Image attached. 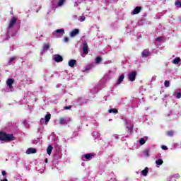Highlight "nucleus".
I'll return each instance as SVG.
<instances>
[{"label": "nucleus", "instance_id": "1", "mask_svg": "<svg viewBox=\"0 0 181 181\" xmlns=\"http://www.w3.org/2000/svg\"><path fill=\"white\" fill-rule=\"evenodd\" d=\"M0 141L11 142V141H15V136L12 134H6L4 132H0Z\"/></svg>", "mask_w": 181, "mask_h": 181}, {"label": "nucleus", "instance_id": "2", "mask_svg": "<svg viewBox=\"0 0 181 181\" xmlns=\"http://www.w3.org/2000/svg\"><path fill=\"white\" fill-rule=\"evenodd\" d=\"M18 21V18L13 16L9 22L8 24V29H12V28H13V26H15V25H16V22Z\"/></svg>", "mask_w": 181, "mask_h": 181}, {"label": "nucleus", "instance_id": "3", "mask_svg": "<svg viewBox=\"0 0 181 181\" xmlns=\"http://www.w3.org/2000/svg\"><path fill=\"white\" fill-rule=\"evenodd\" d=\"M135 78H136V71H134L129 74V80L130 81H135Z\"/></svg>", "mask_w": 181, "mask_h": 181}, {"label": "nucleus", "instance_id": "4", "mask_svg": "<svg viewBox=\"0 0 181 181\" xmlns=\"http://www.w3.org/2000/svg\"><path fill=\"white\" fill-rule=\"evenodd\" d=\"M95 155L93 153L84 154L82 158H85L87 160H91L94 158Z\"/></svg>", "mask_w": 181, "mask_h": 181}, {"label": "nucleus", "instance_id": "5", "mask_svg": "<svg viewBox=\"0 0 181 181\" xmlns=\"http://www.w3.org/2000/svg\"><path fill=\"white\" fill-rule=\"evenodd\" d=\"M83 52L84 54H88V45H87V41L83 42Z\"/></svg>", "mask_w": 181, "mask_h": 181}, {"label": "nucleus", "instance_id": "6", "mask_svg": "<svg viewBox=\"0 0 181 181\" xmlns=\"http://www.w3.org/2000/svg\"><path fill=\"white\" fill-rule=\"evenodd\" d=\"M15 83V79L13 78H8L6 81V84L8 87V88H13V86H12V84H13Z\"/></svg>", "mask_w": 181, "mask_h": 181}, {"label": "nucleus", "instance_id": "7", "mask_svg": "<svg viewBox=\"0 0 181 181\" xmlns=\"http://www.w3.org/2000/svg\"><path fill=\"white\" fill-rule=\"evenodd\" d=\"M80 33V30L75 28L72 32L70 33L71 37H74V36H77Z\"/></svg>", "mask_w": 181, "mask_h": 181}, {"label": "nucleus", "instance_id": "8", "mask_svg": "<svg viewBox=\"0 0 181 181\" xmlns=\"http://www.w3.org/2000/svg\"><path fill=\"white\" fill-rule=\"evenodd\" d=\"M150 54H151V52H149V49H145L141 52L142 57H148V56H150Z\"/></svg>", "mask_w": 181, "mask_h": 181}, {"label": "nucleus", "instance_id": "9", "mask_svg": "<svg viewBox=\"0 0 181 181\" xmlns=\"http://www.w3.org/2000/svg\"><path fill=\"white\" fill-rule=\"evenodd\" d=\"M54 60V62H57V63H60V62H63V57L59 54L55 55Z\"/></svg>", "mask_w": 181, "mask_h": 181}, {"label": "nucleus", "instance_id": "10", "mask_svg": "<svg viewBox=\"0 0 181 181\" xmlns=\"http://www.w3.org/2000/svg\"><path fill=\"white\" fill-rule=\"evenodd\" d=\"M36 152H37V150H36V148H29L26 151L25 153H27V155H30V153H36Z\"/></svg>", "mask_w": 181, "mask_h": 181}, {"label": "nucleus", "instance_id": "11", "mask_svg": "<svg viewBox=\"0 0 181 181\" xmlns=\"http://www.w3.org/2000/svg\"><path fill=\"white\" fill-rule=\"evenodd\" d=\"M142 9V7L141 6H136L134 11H133V15H138L139 12H141V10Z\"/></svg>", "mask_w": 181, "mask_h": 181}, {"label": "nucleus", "instance_id": "12", "mask_svg": "<svg viewBox=\"0 0 181 181\" xmlns=\"http://www.w3.org/2000/svg\"><path fill=\"white\" fill-rule=\"evenodd\" d=\"M76 63H77V61L76 59H71L69 61V67H74L76 65Z\"/></svg>", "mask_w": 181, "mask_h": 181}, {"label": "nucleus", "instance_id": "13", "mask_svg": "<svg viewBox=\"0 0 181 181\" xmlns=\"http://www.w3.org/2000/svg\"><path fill=\"white\" fill-rule=\"evenodd\" d=\"M149 172V168L148 167H146L144 170L141 171V174L143 176H148V173Z\"/></svg>", "mask_w": 181, "mask_h": 181}, {"label": "nucleus", "instance_id": "14", "mask_svg": "<svg viewBox=\"0 0 181 181\" xmlns=\"http://www.w3.org/2000/svg\"><path fill=\"white\" fill-rule=\"evenodd\" d=\"M124 78H125V76L124 75V74H122L119 77V79L117 81V84H121V83H122V81H124Z\"/></svg>", "mask_w": 181, "mask_h": 181}, {"label": "nucleus", "instance_id": "15", "mask_svg": "<svg viewBox=\"0 0 181 181\" xmlns=\"http://www.w3.org/2000/svg\"><path fill=\"white\" fill-rule=\"evenodd\" d=\"M50 118H52V115L50 113L46 115L45 117V122H49L50 121Z\"/></svg>", "mask_w": 181, "mask_h": 181}, {"label": "nucleus", "instance_id": "16", "mask_svg": "<svg viewBox=\"0 0 181 181\" xmlns=\"http://www.w3.org/2000/svg\"><path fill=\"white\" fill-rule=\"evenodd\" d=\"M52 151H53V146H52V145L48 146L47 148V152L48 155H52Z\"/></svg>", "mask_w": 181, "mask_h": 181}, {"label": "nucleus", "instance_id": "17", "mask_svg": "<svg viewBox=\"0 0 181 181\" xmlns=\"http://www.w3.org/2000/svg\"><path fill=\"white\" fill-rule=\"evenodd\" d=\"M108 112L110 113V114H118V110H117V109H115V108H113V109H110L109 110H108Z\"/></svg>", "mask_w": 181, "mask_h": 181}, {"label": "nucleus", "instance_id": "18", "mask_svg": "<svg viewBox=\"0 0 181 181\" xmlns=\"http://www.w3.org/2000/svg\"><path fill=\"white\" fill-rule=\"evenodd\" d=\"M101 62H103V58H101V57H97L95 58V64H100Z\"/></svg>", "mask_w": 181, "mask_h": 181}, {"label": "nucleus", "instance_id": "19", "mask_svg": "<svg viewBox=\"0 0 181 181\" xmlns=\"http://www.w3.org/2000/svg\"><path fill=\"white\" fill-rule=\"evenodd\" d=\"M59 124H61V125H66V124H67V122H66V119L61 117L59 119Z\"/></svg>", "mask_w": 181, "mask_h": 181}, {"label": "nucleus", "instance_id": "20", "mask_svg": "<svg viewBox=\"0 0 181 181\" xmlns=\"http://www.w3.org/2000/svg\"><path fill=\"white\" fill-rule=\"evenodd\" d=\"M50 48V45L49 44H44L42 49L43 50H49V49Z\"/></svg>", "mask_w": 181, "mask_h": 181}, {"label": "nucleus", "instance_id": "21", "mask_svg": "<svg viewBox=\"0 0 181 181\" xmlns=\"http://www.w3.org/2000/svg\"><path fill=\"white\" fill-rule=\"evenodd\" d=\"M156 165H158V166H161V165H163V160L158 159L156 161Z\"/></svg>", "mask_w": 181, "mask_h": 181}, {"label": "nucleus", "instance_id": "22", "mask_svg": "<svg viewBox=\"0 0 181 181\" xmlns=\"http://www.w3.org/2000/svg\"><path fill=\"white\" fill-rule=\"evenodd\" d=\"M15 59H16V57H12L10 58L9 61L8 62V66L12 65V62H13V60H15Z\"/></svg>", "mask_w": 181, "mask_h": 181}, {"label": "nucleus", "instance_id": "23", "mask_svg": "<svg viewBox=\"0 0 181 181\" xmlns=\"http://www.w3.org/2000/svg\"><path fill=\"white\" fill-rule=\"evenodd\" d=\"M179 63H180V58L177 57L173 60L174 64H179Z\"/></svg>", "mask_w": 181, "mask_h": 181}, {"label": "nucleus", "instance_id": "24", "mask_svg": "<svg viewBox=\"0 0 181 181\" xmlns=\"http://www.w3.org/2000/svg\"><path fill=\"white\" fill-rule=\"evenodd\" d=\"M133 129H134V124H132V126L128 128V133L132 134L134 132Z\"/></svg>", "mask_w": 181, "mask_h": 181}, {"label": "nucleus", "instance_id": "25", "mask_svg": "<svg viewBox=\"0 0 181 181\" xmlns=\"http://www.w3.org/2000/svg\"><path fill=\"white\" fill-rule=\"evenodd\" d=\"M92 67H93V64H88V65L86 67V69H85L86 71H88L89 70H91V68H92Z\"/></svg>", "mask_w": 181, "mask_h": 181}, {"label": "nucleus", "instance_id": "26", "mask_svg": "<svg viewBox=\"0 0 181 181\" xmlns=\"http://www.w3.org/2000/svg\"><path fill=\"white\" fill-rule=\"evenodd\" d=\"M146 142V140H145V139L141 138L139 141V144L140 145H145V143Z\"/></svg>", "mask_w": 181, "mask_h": 181}, {"label": "nucleus", "instance_id": "27", "mask_svg": "<svg viewBox=\"0 0 181 181\" xmlns=\"http://www.w3.org/2000/svg\"><path fill=\"white\" fill-rule=\"evenodd\" d=\"M65 0H59L58 1V6H63V4H64Z\"/></svg>", "mask_w": 181, "mask_h": 181}, {"label": "nucleus", "instance_id": "28", "mask_svg": "<svg viewBox=\"0 0 181 181\" xmlns=\"http://www.w3.org/2000/svg\"><path fill=\"white\" fill-rule=\"evenodd\" d=\"M173 134H174V132L173 130L167 132L168 136H173Z\"/></svg>", "mask_w": 181, "mask_h": 181}, {"label": "nucleus", "instance_id": "29", "mask_svg": "<svg viewBox=\"0 0 181 181\" xmlns=\"http://www.w3.org/2000/svg\"><path fill=\"white\" fill-rule=\"evenodd\" d=\"M64 32V29L61 28L55 30V33H63Z\"/></svg>", "mask_w": 181, "mask_h": 181}, {"label": "nucleus", "instance_id": "30", "mask_svg": "<svg viewBox=\"0 0 181 181\" xmlns=\"http://www.w3.org/2000/svg\"><path fill=\"white\" fill-rule=\"evenodd\" d=\"M175 4L176 5V6H178V8H181V1L177 0V1H175Z\"/></svg>", "mask_w": 181, "mask_h": 181}, {"label": "nucleus", "instance_id": "31", "mask_svg": "<svg viewBox=\"0 0 181 181\" xmlns=\"http://www.w3.org/2000/svg\"><path fill=\"white\" fill-rule=\"evenodd\" d=\"M162 40H163V37H157L156 38V42H162Z\"/></svg>", "mask_w": 181, "mask_h": 181}, {"label": "nucleus", "instance_id": "32", "mask_svg": "<svg viewBox=\"0 0 181 181\" xmlns=\"http://www.w3.org/2000/svg\"><path fill=\"white\" fill-rule=\"evenodd\" d=\"M149 152H150L149 149H146L144 151V156H146V157L149 156Z\"/></svg>", "mask_w": 181, "mask_h": 181}, {"label": "nucleus", "instance_id": "33", "mask_svg": "<svg viewBox=\"0 0 181 181\" xmlns=\"http://www.w3.org/2000/svg\"><path fill=\"white\" fill-rule=\"evenodd\" d=\"M169 84H170V82L169 81H165L164 82L165 87H169Z\"/></svg>", "mask_w": 181, "mask_h": 181}, {"label": "nucleus", "instance_id": "34", "mask_svg": "<svg viewBox=\"0 0 181 181\" xmlns=\"http://www.w3.org/2000/svg\"><path fill=\"white\" fill-rule=\"evenodd\" d=\"M161 148H162L163 151H168V146H161Z\"/></svg>", "mask_w": 181, "mask_h": 181}, {"label": "nucleus", "instance_id": "35", "mask_svg": "<svg viewBox=\"0 0 181 181\" xmlns=\"http://www.w3.org/2000/svg\"><path fill=\"white\" fill-rule=\"evenodd\" d=\"M69 39L68 37H65L64 38V42H65L66 43H67V42H69Z\"/></svg>", "mask_w": 181, "mask_h": 181}, {"label": "nucleus", "instance_id": "36", "mask_svg": "<svg viewBox=\"0 0 181 181\" xmlns=\"http://www.w3.org/2000/svg\"><path fill=\"white\" fill-rule=\"evenodd\" d=\"M81 22H84V21H86V17L84 16H81Z\"/></svg>", "mask_w": 181, "mask_h": 181}, {"label": "nucleus", "instance_id": "37", "mask_svg": "<svg viewBox=\"0 0 181 181\" xmlns=\"http://www.w3.org/2000/svg\"><path fill=\"white\" fill-rule=\"evenodd\" d=\"M177 98H181V92L177 93Z\"/></svg>", "mask_w": 181, "mask_h": 181}, {"label": "nucleus", "instance_id": "38", "mask_svg": "<svg viewBox=\"0 0 181 181\" xmlns=\"http://www.w3.org/2000/svg\"><path fill=\"white\" fill-rule=\"evenodd\" d=\"M64 110H71V106H65Z\"/></svg>", "mask_w": 181, "mask_h": 181}, {"label": "nucleus", "instance_id": "39", "mask_svg": "<svg viewBox=\"0 0 181 181\" xmlns=\"http://www.w3.org/2000/svg\"><path fill=\"white\" fill-rule=\"evenodd\" d=\"M1 175H2V176L6 175V171H5V170L2 171Z\"/></svg>", "mask_w": 181, "mask_h": 181}, {"label": "nucleus", "instance_id": "40", "mask_svg": "<svg viewBox=\"0 0 181 181\" xmlns=\"http://www.w3.org/2000/svg\"><path fill=\"white\" fill-rule=\"evenodd\" d=\"M0 181H8V179H6V177H5L4 180H1Z\"/></svg>", "mask_w": 181, "mask_h": 181}, {"label": "nucleus", "instance_id": "41", "mask_svg": "<svg viewBox=\"0 0 181 181\" xmlns=\"http://www.w3.org/2000/svg\"><path fill=\"white\" fill-rule=\"evenodd\" d=\"M47 162H49V160H48L47 158H45V163H47Z\"/></svg>", "mask_w": 181, "mask_h": 181}, {"label": "nucleus", "instance_id": "42", "mask_svg": "<svg viewBox=\"0 0 181 181\" xmlns=\"http://www.w3.org/2000/svg\"><path fill=\"white\" fill-rule=\"evenodd\" d=\"M178 20L181 22V17H179Z\"/></svg>", "mask_w": 181, "mask_h": 181}]
</instances>
